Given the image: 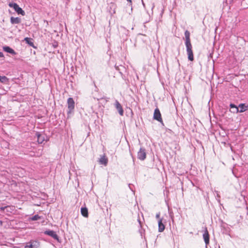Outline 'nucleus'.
Here are the masks:
<instances>
[{"label":"nucleus","mask_w":248,"mask_h":248,"mask_svg":"<svg viewBox=\"0 0 248 248\" xmlns=\"http://www.w3.org/2000/svg\"><path fill=\"white\" fill-rule=\"evenodd\" d=\"M186 38L185 45L186 48V52L188 55V59L190 61L194 60V56L192 51V46L190 42V32L188 31L185 32Z\"/></svg>","instance_id":"nucleus-1"},{"label":"nucleus","mask_w":248,"mask_h":248,"mask_svg":"<svg viewBox=\"0 0 248 248\" xmlns=\"http://www.w3.org/2000/svg\"><path fill=\"white\" fill-rule=\"evenodd\" d=\"M9 6L10 7L13 8L15 11L17 12L18 14H21L22 16H24L25 15V12L20 7H19L17 3H9Z\"/></svg>","instance_id":"nucleus-2"},{"label":"nucleus","mask_w":248,"mask_h":248,"mask_svg":"<svg viewBox=\"0 0 248 248\" xmlns=\"http://www.w3.org/2000/svg\"><path fill=\"white\" fill-rule=\"evenodd\" d=\"M153 118L154 119L160 122L162 124H163L161 114L158 108H156L154 111Z\"/></svg>","instance_id":"nucleus-3"},{"label":"nucleus","mask_w":248,"mask_h":248,"mask_svg":"<svg viewBox=\"0 0 248 248\" xmlns=\"http://www.w3.org/2000/svg\"><path fill=\"white\" fill-rule=\"evenodd\" d=\"M67 104H68V114H70L72 112L75 108V101L74 99L70 97L67 99Z\"/></svg>","instance_id":"nucleus-4"},{"label":"nucleus","mask_w":248,"mask_h":248,"mask_svg":"<svg viewBox=\"0 0 248 248\" xmlns=\"http://www.w3.org/2000/svg\"><path fill=\"white\" fill-rule=\"evenodd\" d=\"M146 157L145 150L140 148V151L138 153V158L140 160H144Z\"/></svg>","instance_id":"nucleus-5"},{"label":"nucleus","mask_w":248,"mask_h":248,"mask_svg":"<svg viewBox=\"0 0 248 248\" xmlns=\"http://www.w3.org/2000/svg\"><path fill=\"white\" fill-rule=\"evenodd\" d=\"M116 108L117 109L119 114L121 116L124 115V110L122 105L118 102V100H116L114 104Z\"/></svg>","instance_id":"nucleus-6"},{"label":"nucleus","mask_w":248,"mask_h":248,"mask_svg":"<svg viewBox=\"0 0 248 248\" xmlns=\"http://www.w3.org/2000/svg\"><path fill=\"white\" fill-rule=\"evenodd\" d=\"M45 234L48 235L51 237H52L53 238H54L55 240H59V237L58 235L56 234V233L52 231V230H48L45 232Z\"/></svg>","instance_id":"nucleus-7"},{"label":"nucleus","mask_w":248,"mask_h":248,"mask_svg":"<svg viewBox=\"0 0 248 248\" xmlns=\"http://www.w3.org/2000/svg\"><path fill=\"white\" fill-rule=\"evenodd\" d=\"M38 243L36 241H30L27 243L24 246V248H37Z\"/></svg>","instance_id":"nucleus-8"},{"label":"nucleus","mask_w":248,"mask_h":248,"mask_svg":"<svg viewBox=\"0 0 248 248\" xmlns=\"http://www.w3.org/2000/svg\"><path fill=\"white\" fill-rule=\"evenodd\" d=\"M203 238L206 245H207L209 243V234L207 228H205V230L203 234Z\"/></svg>","instance_id":"nucleus-9"},{"label":"nucleus","mask_w":248,"mask_h":248,"mask_svg":"<svg viewBox=\"0 0 248 248\" xmlns=\"http://www.w3.org/2000/svg\"><path fill=\"white\" fill-rule=\"evenodd\" d=\"M36 136L37 137V141L39 143L41 144L45 140V135L40 134L39 132H36Z\"/></svg>","instance_id":"nucleus-10"},{"label":"nucleus","mask_w":248,"mask_h":248,"mask_svg":"<svg viewBox=\"0 0 248 248\" xmlns=\"http://www.w3.org/2000/svg\"><path fill=\"white\" fill-rule=\"evenodd\" d=\"M158 232H162L165 230V225L163 223V218L159 219L158 220Z\"/></svg>","instance_id":"nucleus-11"},{"label":"nucleus","mask_w":248,"mask_h":248,"mask_svg":"<svg viewBox=\"0 0 248 248\" xmlns=\"http://www.w3.org/2000/svg\"><path fill=\"white\" fill-rule=\"evenodd\" d=\"M3 49L4 51L12 54L13 55H16V52L15 51L14 49L8 46H5L3 47Z\"/></svg>","instance_id":"nucleus-12"},{"label":"nucleus","mask_w":248,"mask_h":248,"mask_svg":"<svg viewBox=\"0 0 248 248\" xmlns=\"http://www.w3.org/2000/svg\"><path fill=\"white\" fill-rule=\"evenodd\" d=\"M10 21L12 24H19L21 22V19L19 17L12 16L10 18Z\"/></svg>","instance_id":"nucleus-13"},{"label":"nucleus","mask_w":248,"mask_h":248,"mask_svg":"<svg viewBox=\"0 0 248 248\" xmlns=\"http://www.w3.org/2000/svg\"><path fill=\"white\" fill-rule=\"evenodd\" d=\"M230 107L231 108V111L232 112L234 113H237L239 112L238 108L234 104H231L230 105Z\"/></svg>","instance_id":"nucleus-14"},{"label":"nucleus","mask_w":248,"mask_h":248,"mask_svg":"<svg viewBox=\"0 0 248 248\" xmlns=\"http://www.w3.org/2000/svg\"><path fill=\"white\" fill-rule=\"evenodd\" d=\"M240 109H239V112H243L248 109V106L246 105L245 104H240L239 106Z\"/></svg>","instance_id":"nucleus-15"},{"label":"nucleus","mask_w":248,"mask_h":248,"mask_svg":"<svg viewBox=\"0 0 248 248\" xmlns=\"http://www.w3.org/2000/svg\"><path fill=\"white\" fill-rule=\"evenodd\" d=\"M99 162L100 164L106 166L108 164V160L105 155H103L100 157Z\"/></svg>","instance_id":"nucleus-16"},{"label":"nucleus","mask_w":248,"mask_h":248,"mask_svg":"<svg viewBox=\"0 0 248 248\" xmlns=\"http://www.w3.org/2000/svg\"><path fill=\"white\" fill-rule=\"evenodd\" d=\"M81 213L82 215L86 217H88V210L86 207H82L81 208Z\"/></svg>","instance_id":"nucleus-17"},{"label":"nucleus","mask_w":248,"mask_h":248,"mask_svg":"<svg viewBox=\"0 0 248 248\" xmlns=\"http://www.w3.org/2000/svg\"><path fill=\"white\" fill-rule=\"evenodd\" d=\"M24 40L25 41L26 43L28 44L29 45L33 47H35L34 46L33 43L32 42V39L31 38L26 37L24 39Z\"/></svg>","instance_id":"nucleus-18"},{"label":"nucleus","mask_w":248,"mask_h":248,"mask_svg":"<svg viewBox=\"0 0 248 248\" xmlns=\"http://www.w3.org/2000/svg\"><path fill=\"white\" fill-rule=\"evenodd\" d=\"M9 79L6 76H0V82L3 83H6L8 81Z\"/></svg>","instance_id":"nucleus-19"},{"label":"nucleus","mask_w":248,"mask_h":248,"mask_svg":"<svg viewBox=\"0 0 248 248\" xmlns=\"http://www.w3.org/2000/svg\"><path fill=\"white\" fill-rule=\"evenodd\" d=\"M41 217L39 216L38 215H35L34 216L30 218V220L32 221L37 220L39 219H41Z\"/></svg>","instance_id":"nucleus-20"},{"label":"nucleus","mask_w":248,"mask_h":248,"mask_svg":"<svg viewBox=\"0 0 248 248\" xmlns=\"http://www.w3.org/2000/svg\"><path fill=\"white\" fill-rule=\"evenodd\" d=\"M10 208V206H4V207H1L0 208V210H2V211H4L5 209L7 210V211H8V209Z\"/></svg>","instance_id":"nucleus-21"},{"label":"nucleus","mask_w":248,"mask_h":248,"mask_svg":"<svg viewBox=\"0 0 248 248\" xmlns=\"http://www.w3.org/2000/svg\"><path fill=\"white\" fill-rule=\"evenodd\" d=\"M160 212H158V213H157V214H156V216H155V217H156V218L158 219V220H159V219H160Z\"/></svg>","instance_id":"nucleus-22"},{"label":"nucleus","mask_w":248,"mask_h":248,"mask_svg":"<svg viewBox=\"0 0 248 248\" xmlns=\"http://www.w3.org/2000/svg\"><path fill=\"white\" fill-rule=\"evenodd\" d=\"M3 57H4V55H3V53L1 52H0V58H3Z\"/></svg>","instance_id":"nucleus-23"},{"label":"nucleus","mask_w":248,"mask_h":248,"mask_svg":"<svg viewBox=\"0 0 248 248\" xmlns=\"http://www.w3.org/2000/svg\"><path fill=\"white\" fill-rule=\"evenodd\" d=\"M128 1H129V2H131V0H127Z\"/></svg>","instance_id":"nucleus-24"},{"label":"nucleus","mask_w":248,"mask_h":248,"mask_svg":"<svg viewBox=\"0 0 248 248\" xmlns=\"http://www.w3.org/2000/svg\"><path fill=\"white\" fill-rule=\"evenodd\" d=\"M54 46H55V47L57 46V45H54Z\"/></svg>","instance_id":"nucleus-25"},{"label":"nucleus","mask_w":248,"mask_h":248,"mask_svg":"<svg viewBox=\"0 0 248 248\" xmlns=\"http://www.w3.org/2000/svg\"><path fill=\"white\" fill-rule=\"evenodd\" d=\"M54 46H55V47L57 46V45H54Z\"/></svg>","instance_id":"nucleus-26"}]
</instances>
